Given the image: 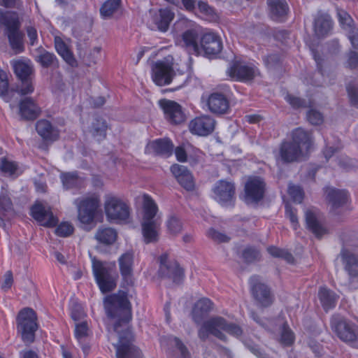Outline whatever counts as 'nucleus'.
Masks as SVG:
<instances>
[{"label": "nucleus", "mask_w": 358, "mask_h": 358, "mask_svg": "<svg viewBox=\"0 0 358 358\" xmlns=\"http://www.w3.org/2000/svg\"><path fill=\"white\" fill-rule=\"evenodd\" d=\"M18 164L8 157L1 159V174L5 177L14 179L21 174Z\"/></svg>", "instance_id": "obj_41"}, {"label": "nucleus", "mask_w": 358, "mask_h": 358, "mask_svg": "<svg viewBox=\"0 0 358 358\" xmlns=\"http://www.w3.org/2000/svg\"><path fill=\"white\" fill-rule=\"evenodd\" d=\"M121 0H107L101 7L100 13L103 18H110L119 11Z\"/></svg>", "instance_id": "obj_46"}, {"label": "nucleus", "mask_w": 358, "mask_h": 358, "mask_svg": "<svg viewBox=\"0 0 358 358\" xmlns=\"http://www.w3.org/2000/svg\"><path fill=\"white\" fill-rule=\"evenodd\" d=\"M279 157L285 163H291L299 160L306 155L291 141L282 142L279 149Z\"/></svg>", "instance_id": "obj_19"}, {"label": "nucleus", "mask_w": 358, "mask_h": 358, "mask_svg": "<svg viewBox=\"0 0 358 358\" xmlns=\"http://www.w3.org/2000/svg\"><path fill=\"white\" fill-rule=\"evenodd\" d=\"M318 297L325 311L334 308L338 299V296L333 291L326 287L320 289Z\"/></svg>", "instance_id": "obj_40"}, {"label": "nucleus", "mask_w": 358, "mask_h": 358, "mask_svg": "<svg viewBox=\"0 0 358 358\" xmlns=\"http://www.w3.org/2000/svg\"><path fill=\"white\" fill-rule=\"evenodd\" d=\"M10 65L19 80L32 78L34 73V67L29 59L20 57L13 59L10 61Z\"/></svg>", "instance_id": "obj_22"}, {"label": "nucleus", "mask_w": 358, "mask_h": 358, "mask_svg": "<svg viewBox=\"0 0 358 358\" xmlns=\"http://www.w3.org/2000/svg\"><path fill=\"white\" fill-rule=\"evenodd\" d=\"M252 293L257 303L264 307L273 303V296L268 287L262 283L257 276H252L250 280Z\"/></svg>", "instance_id": "obj_14"}, {"label": "nucleus", "mask_w": 358, "mask_h": 358, "mask_svg": "<svg viewBox=\"0 0 358 358\" xmlns=\"http://www.w3.org/2000/svg\"><path fill=\"white\" fill-rule=\"evenodd\" d=\"M61 180L65 189L81 188L84 186V179L80 177L77 173H63L61 174Z\"/></svg>", "instance_id": "obj_42"}, {"label": "nucleus", "mask_w": 358, "mask_h": 358, "mask_svg": "<svg viewBox=\"0 0 358 358\" xmlns=\"http://www.w3.org/2000/svg\"><path fill=\"white\" fill-rule=\"evenodd\" d=\"M306 223L308 229L317 237L327 233L319 211L315 208H308L305 212Z\"/></svg>", "instance_id": "obj_17"}, {"label": "nucleus", "mask_w": 358, "mask_h": 358, "mask_svg": "<svg viewBox=\"0 0 358 358\" xmlns=\"http://www.w3.org/2000/svg\"><path fill=\"white\" fill-rule=\"evenodd\" d=\"M21 80V85L18 90V93L21 96L30 94L34 91V86L32 82V78H26Z\"/></svg>", "instance_id": "obj_52"}, {"label": "nucleus", "mask_w": 358, "mask_h": 358, "mask_svg": "<svg viewBox=\"0 0 358 358\" xmlns=\"http://www.w3.org/2000/svg\"><path fill=\"white\" fill-rule=\"evenodd\" d=\"M107 129L108 125L106 121L102 118H96L92 123L90 131L95 138L101 141L106 138Z\"/></svg>", "instance_id": "obj_45"}, {"label": "nucleus", "mask_w": 358, "mask_h": 358, "mask_svg": "<svg viewBox=\"0 0 358 358\" xmlns=\"http://www.w3.org/2000/svg\"><path fill=\"white\" fill-rule=\"evenodd\" d=\"M37 328L35 312L28 308L22 309L17 317V329L24 343H31L34 341Z\"/></svg>", "instance_id": "obj_7"}, {"label": "nucleus", "mask_w": 358, "mask_h": 358, "mask_svg": "<svg viewBox=\"0 0 358 358\" xmlns=\"http://www.w3.org/2000/svg\"><path fill=\"white\" fill-rule=\"evenodd\" d=\"M36 129L38 134L45 141L52 142L56 141L59 137L58 131L46 120H38L36 124Z\"/></svg>", "instance_id": "obj_35"}, {"label": "nucleus", "mask_w": 358, "mask_h": 358, "mask_svg": "<svg viewBox=\"0 0 358 358\" xmlns=\"http://www.w3.org/2000/svg\"><path fill=\"white\" fill-rule=\"evenodd\" d=\"M222 331L237 338L243 334L240 326L228 322L224 318L217 316L210 318L203 324L199 331V336L202 340H206L210 334L220 340L226 341L227 336Z\"/></svg>", "instance_id": "obj_2"}, {"label": "nucleus", "mask_w": 358, "mask_h": 358, "mask_svg": "<svg viewBox=\"0 0 358 358\" xmlns=\"http://www.w3.org/2000/svg\"><path fill=\"white\" fill-rule=\"evenodd\" d=\"M265 184L259 177L250 178L245 185V200L246 202H256L261 200L264 194Z\"/></svg>", "instance_id": "obj_15"}, {"label": "nucleus", "mask_w": 358, "mask_h": 358, "mask_svg": "<svg viewBox=\"0 0 358 358\" xmlns=\"http://www.w3.org/2000/svg\"><path fill=\"white\" fill-rule=\"evenodd\" d=\"M165 118L173 124H180L185 120L182 107L176 102L170 100L160 101Z\"/></svg>", "instance_id": "obj_16"}, {"label": "nucleus", "mask_w": 358, "mask_h": 358, "mask_svg": "<svg viewBox=\"0 0 358 358\" xmlns=\"http://www.w3.org/2000/svg\"><path fill=\"white\" fill-rule=\"evenodd\" d=\"M198 7L200 12L204 14L206 17H208L210 20L214 19L216 16L214 9L207 3L204 1H199L198 3Z\"/></svg>", "instance_id": "obj_58"}, {"label": "nucleus", "mask_w": 358, "mask_h": 358, "mask_svg": "<svg viewBox=\"0 0 358 358\" xmlns=\"http://www.w3.org/2000/svg\"><path fill=\"white\" fill-rule=\"evenodd\" d=\"M143 215L142 222H162L157 215L158 207L154 200L148 195L143 196Z\"/></svg>", "instance_id": "obj_31"}, {"label": "nucleus", "mask_w": 358, "mask_h": 358, "mask_svg": "<svg viewBox=\"0 0 358 358\" xmlns=\"http://www.w3.org/2000/svg\"><path fill=\"white\" fill-rule=\"evenodd\" d=\"M35 60L43 68L58 67L59 63L54 53L40 47L36 50Z\"/></svg>", "instance_id": "obj_36"}, {"label": "nucleus", "mask_w": 358, "mask_h": 358, "mask_svg": "<svg viewBox=\"0 0 358 358\" xmlns=\"http://www.w3.org/2000/svg\"><path fill=\"white\" fill-rule=\"evenodd\" d=\"M285 100L294 108H305L307 106L305 101L291 94H287L285 96Z\"/></svg>", "instance_id": "obj_60"}, {"label": "nucleus", "mask_w": 358, "mask_h": 358, "mask_svg": "<svg viewBox=\"0 0 358 358\" xmlns=\"http://www.w3.org/2000/svg\"><path fill=\"white\" fill-rule=\"evenodd\" d=\"M161 223L162 222H142L143 235L146 243L158 241Z\"/></svg>", "instance_id": "obj_38"}, {"label": "nucleus", "mask_w": 358, "mask_h": 358, "mask_svg": "<svg viewBox=\"0 0 358 358\" xmlns=\"http://www.w3.org/2000/svg\"><path fill=\"white\" fill-rule=\"evenodd\" d=\"M285 214L289 219L294 229H296L299 225L298 218L296 210L293 209L289 205L285 206Z\"/></svg>", "instance_id": "obj_59"}, {"label": "nucleus", "mask_w": 358, "mask_h": 358, "mask_svg": "<svg viewBox=\"0 0 358 358\" xmlns=\"http://www.w3.org/2000/svg\"><path fill=\"white\" fill-rule=\"evenodd\" d=\"M1 24L5 27V33L14 54L17 55L24 52L23 34L20 31V22L17 13L15 12L1 13Z\"/></svg>", "instance_id": "obj_4"}, {"label": "nucleus", "mask_w": 358, "mask_h": 358, "mask_svg": "<svg viewBox=\"0 0 358 358\" xmlns=\"http://www.w3.org/2000/svg\"><path fill=\"white\" fill-rule=\"evenodd\" d=\"M75 335L78 342L83 345L84 352L87 353L90 347L85 343L89 336V328L86 322H82L76 325Z\"/></svg>", "instance_id": "obj_47"}, {"label": "nucleus", "mask_w": 358, "mask_h": 358, "mask_svg": "<svg viewBox=\"0 0 358 358\" xmlns=\"http://www.w3.org/2000/svg\"><path fill=\"white\" fill-rule=\"evenodd\" d=\"M173 144L169 138H159L148 143L145 152L150 154H155L164 157H169L172 155Z\"/></svg>", "instance_id": "obj_27"}, {"label": "nucleus", "mask_w": 358, "mask_h": 358, "mask_svg": "<svg viewBox=\"0 0 358 358\" xmlns=\"http://www.w3.org/2000/svg\"><path fill=\"white\" fill-rule=\"evenodd\" d=\"M94 238L99 243L111 245L117 240V232L112 227H101L97 229Z\"/></svg>", "instance_id": "obj_37"}, {"label": "nucleus", "mask_w": 358, "mask_h": 358, "mask_svg": "<svg viewBox=\"0 0 358 358\" xmlns=\"http://www.w3.org/2000/svg\"><path fill=\"white\" fill-rule=\"evenodd\" d=\"M105 306L111 321L108 325V340L118 338L116 348L117 358H141L139 349L132 343L133 335L129 329L131 320V306L125 293L110 295L106 298Z\"/></svg>", "instance_id": "obj_1"}, {"label": "nucleus", "mask_w": 358, "mask_h": 358, "mask_svg": "<svg viewBox=\"0 0 358 358\" xmlns=\"http://www.w3.org/2000/svg\"><path fill=\"white\" fill-rule=\"evenodd\" d=\"M199 47L206 55H213L220 52L222 43L219 36L213 33H207L201 37Z\"/></svg>", "instance_id": "obj_23"}, {"label": "nucleus", "mask_w": 358, "mask_h": 358, "mask_svg": "<svg viewBox=\"0 0 358 358\" xmlns=\"http://www.w3.org/2000/svg\"><path fill=\"white\" fill-rule=\"evenodd\" d=\"M3 210L8 214H13V204L12 201L6 194H4L3 190H1V210Z\"/></svg>", "instance_id": "obj_61"}, {"label": "nucleus", "mask_w": 358, "mask_h": 358, "mask_svg": "<svg viewBox=\"0 0 358 358\" xmlns=\"http://www.w3.org/2000/svg\"><path fill=\"white\" fill-rule=\"evenodd\" d=\"M172 60L171 57H168L153 64L152 78L157 85L163 86L171 83L175 76Z\"/></svg>", "instance_id": "obj_9"}, {"label": "nucleus", "mask_w": 358, "mask_h": 358, "mask_svg": "<svg viewBox=\"0 0 358 358\" xmlns=\"http://www.w3.org/2000/svg\"><path fill=\"white\" fill-rule=\"evenodd\" d=\"M73 225L67 222H62L55 229L56 234L62 237L70 236L73 232Z\"/></svg>", "instance_id": "obj_55"}, {"label": "nucleus", "mask_w": 358, "mask_h": 358, "mask_svg": "<svg viewBox=\"0 0 358 358\" xmlns=\"http://www.w3.org/2000/svg\"><path fill=\"white\" fill-rule=\"evenodd\" d=\"M13 284V275L11 271H8L3 275V282L1 283V289L7 291Z\"/></svg>", "instance_id": "obj_63"}, {"label": "nucleus", "mask_w": 358, "mask_h": 358, "mask_svg": "<svg viewBox=\"0 0 358 358\" xmlns=\"http://www.w3.org/2000/svg\"><path fill=\"white\" fill-rule=\"evenodd\" d=\"M331 327L341 340L346 343H356L358 346V330L343 317L334 315L331 319Z\"/></svg>", "instance_id": "obj_8"}, {"label": "nucleus", "mask_w": 358, "mask_h": 358, "mask_svg": "<svg viewBox=\"0 0 358 358\" xmlns=\"http://www.w3.org/2000/svg\"><path fill=\"white\" fill-rule=\"evenodd\" d=\"M268 13L271 18L275 21L284 20L289 11V7L285 0H267Z\"/></svg>", "instance_id": "obj_30"}, {"label": "nucleus", "mask_w": 358, "mask_h": 358, "mask_svg": "<svg viewBox=\"0 0 358 358\" xmlns=\"http://www.w3.org/2000/svg\"><path fill=\"white\" fill-rule=\"evenodd\" d=\"M174 16V13L169 8H161L153 15L152 21L158 30L165 32L168 30Z\"/></svg>", "instance_id": "obj_33"}, {"label": "nucleus", "mask_w": 358, "mask_h": 358, "mask_svg": "<svg viewBox=\"0 0 358 358\" xmlns=\"http://www.w3.org/2000/svg\"><path fill=\"white\" fill-rule=\"evenodd\" d=\"M215 120L208 115H203L192 119L189 123V130L194 135L207 136L213 132Z\"/></svg>", "instance_id": "obj_12"}, {"label": "nucleus", "mask_w": 358, "mask_h": 358, "mask_svg": "<svg viewBox=\"0 0 358 358\" xmlns=\"http://www.w3.org/2000/svg\"><path fill=\"white\" fill-rule=\"evenodd\" d=\"M332 29V20L330 16L326 13H319L314 21V31L319 36L327 35Z\"/></svg>", "instance_id": "obj_34"}, {"label": "nucleus", "mask_w": 358, "mask_h": 358, "mask_svg": "<svg viewBox=\"0 0 358 358\" xmlns=\"http://www.w3.org/2000/svg\"><path fill=\"white\" fill-rule=\"evenodd\" d=\"M259 257V251L254 248H247L244 250L243 252V257L247 262H252Z\"/></svg>", "instance_id": "obj_62"}, {"label": "nucleus", "mask_w": 358, "mask_h": 358, "mask_svg": "<svg viewBox=\"0 0 358 358\" xmlns=\"http://www.w3.org/2000/svg\"><path fill=\"white\" fill-rule=\"evenodd\" d=\"M182 41L189 51L195 54L200 53V47L197 43V33L194 30L185 31L182 34Z\"/></svg>", "instance_id": "obj_44"}, {"label": "nucleus", "mask_w": 358, "mask_h": 358, "mask_svg": "<svg viewBox=\"0 0 358 358\" xmlns=\"http://www.w3.org/2000/svg\"><path fill=\"white\" fill-rule=\"evenodd\" d=\"M348 36L352 46L358 49V29L355 27L350 29L349 31H348Z\"/></svg>", "instance_id": "obj_64"}, {"label": "nucleus", "mask_w": 358, "mask_h": 358, "mask_svg": "<svg viewBox=\"0 0 358 358\" xmlns=\"http://www.w3.org/2000/svg\"><path fill=\"white\" fill-rule=\"evenodd\" d=\"M55 46L57 53L69 65L72 67L77 66V61L73 54L60 37L56 36L55 38Z\"/></svg>", "instance_id": "obj_39"}, {"label": "nucleus", "mask_w": 358, "mask_h": 358, "mask_svg": "<svg viewBox=\"0 0 358 358\" xmlns=\"http://www.w3.org/2000/svg\"><path fill=\"white\" fill-rule=\"evenodd\" d=\"M207 236L217 243H226L230 239L226 234H222L214 229H210L207 232Z\"/></svg>", "instance_id": "obj_56"}, {"label": "nucleus", "mask_w": 358, "mask_h": 358, "mask_svg": "<svg viewBox=\"0 0 358 358\" xmlns=\"http://www.w3.org/2000/svg\"><path fill=\"white\" fill-rule=\"evenodd\" d=\"M213 302L207 299L202 298L197 301L192 309V315L193 320L200 324L204 317L213 310Z\"/></svg>", "instance_id": "obj_32"}, {"label": "nucleus", "mask_w": 358, "mask_h": 358, "mask_svg": "<svg viewBox=\"0 0 358 358\" xmlns=\"http://www.w3.org/2000/svg\"><path fill=\"white\" fill-rule=\"evenodd\" d=\"M31 214L41 225L44 227H52L58 222V220L54 216L50 207L41 203H36L31 207Z\"/></svg>", "instance_id": "obj_13"}, {"label": "nucleus", "mask_w": 358, "mask_h": 358, "mask_svg": "<svg viewBox=\"0 0 358 358\" xmlns=\"http://www.w3.org/2000/svg\"><path fill=\"white\" fill-rule=\"evenodd\" d=\"M325 195L331 210L333 211H336L339 208L345 205L348 200V192L343 189L326 187Z\"/></svg>", "instance_id": "obj_25"}, {"label": "nucleus", "mask_w": 358, "mask_h": 358, "mask_svg": "<svg viewBox=\"0 0 358 358\" xmlns=\"http://www.w3.org/2000/svg\"><path fill=\"white\" fill-rule=\"evenodd\" d=\"M235 191L234 184L224 180L217 181L213 187L215 200L224 206L234 205Z\"/></svg>", "instance_id": "obj_11"}, {"label": "nucleus", "mask_w": 358, "mask_h": 358, "mask_svg": "<svg viewBox=\"0 0 358 358\" xmlns=\"http://www.w3.org/2000/svg\"><path fill=\"white\" fill-rule=\"evenodd\" d=\"M268 253L274 257H280L285 259L289 263L294 262V257L287 250L271 246L267 248Z\"/></svg>", "instance_id": "obj_49"}, {"label": "nucleus", "mask_w": 358, "mask_h": 358, "mask_svg": "<svg viewBox=\"0 0 358 358\" xmlns=\"http://www.w3.org/2000/svg\"><path fill=\"white\" fill-rule=\"evenodd\" d=\"M73 203L77 207L78 218L81 224L90 225L94 222L100 207V199L97 195L91 194L78 198Z\"/></svg>", "instance_id": "obj_6"}, {"label": "nucleus", "mask_w": 358, "mask_h": 358, "mask_svg": "<svg viewBox=\"0 0 358 358\" xmlns=\"http://www.w3.org/2000/svg\"><path fill=\"white\" fill-rule=\"evenodd\" d=\"M159 275L164 278H168L175 283H179L183 278V270L175 260H170L169 255L165 252L159 256Z\"/></svg>", "instance_id": "obj_10"}, {"label": "nucleus", "mask_w": 358, "mask_h": 358, "mask_svg": "<svg viewBox=\"0 0 358 358\" xmlns=\"http://www.w3.org/2000/svg\"><path fill=\"white\" fill-rule=\"evenodd\" d=\"M166 226L169 233L178 234L182 230V224L180 220L175 215L171 216L166 222Z\"/></svg>", "instance_id": "obj_51"}, {"label": "nucleus", "mask_w": 358, "mask_h": 358, "mask_svg": "<svg viewBox=\"0 0 358 358\" xmlns=\"http://www.w3.org/2000/svg\"><path fill=\"white\" fill-rule=\"evenodd\" d=\"M19 113L22 118L34 120L41 113V108L32 97H24L19 103Z\"/></svg>", "instance_id": "obj_18"}, {"label": "nucleus", "mask_w": 358, "mask_h": 358, "mask_svg": "<svg viewBox=\"0 0 358 358\" xmlns=\"http://www.w3.org/2000/svg\"><path fill=\"white\" fill-rule=\"evenodd\" d=\"M92 271L97 284L102 292L112 291L116 287L117 275L115 262H106L92 259Z\"/></svg>", "instance_id": "obj_3"}, {"label": "nucleus", "mask_w": 358, "mask_h": 358, "mask_svg": "<svg viewBox=\"0 0 358 358\" xmlns=\"http://www.w3.org/2000/svg\"><path fill=\"white\" fill-rule=\"evenodd\" d=\"M119 267L121 275L124 281L128 285L134 283L133 264L134 254L131 252H127L122 254L118 259Z\"/></svg>", "instance_id": "obj_24"}, {"label": "nucleus", "mask_w": 358, "mask_h": 358, "mask_svg": "<svg viewBox=\"0 0 358 358\" xmlns=\"http://www.w3.org/2000/svg\"><path fill=\"white\" fill-rule=\"evenodd\" d=\"M1 98L6 102H9L15 94V91L9 89L7 81V74L1 71Z\"/></svg>", "instance_id": "obj_48"}, {"label": "nucleus", "mask_w": 358, "mask_h": 358, "mask_svg": "<svg viewBox=\"0 0 358 358\" xmlns=\"http://www.w3.org/2000/svg\"><path fill=\"white\" fill-rule=\"evenodd\" d=\"M169 343L174 349L169 352V358H189L186 347L178 338H170Z\"/></svg>", "instance_id": "obj_43"}, {"label": "nucleus", "mask_w": 358, "mask_h": 358, "mask_svg": "<svg viewBox=\"0 0 358 358\" xmlns=\"http://www.w3.org/2000/svg\"><path fill=\"white\" fill-rule=\"evenodd\" d=\"M307 119L314 125H319L323 122L322 115L317 110L310 109L307 113Z\"/></svg>", "instance_id": "obj_57"}, {"label": "nucleus", "mask_w": 358, "mask_h": 358, "mask_svg": "<svg viewBox=\"0 0 358 358\" xmlns=\"http://www.w3.org/2000/svg\"><path fill=\"white\" fill-rule=\"evenodd\" d=\"M339 22L344 29L349 31L350 29L354 28L353 20L350 15L343 10L338 11Z\"/></svg>", "instance_id": "obj_50"}, {"label": "nucleus", "mask_w": 358, "mask_h": 358, "mask_svg": "<svg viewBox=\"0 0 358 358\" xmlns=\"http://www.w3.org/2000/svg\"><path fill=\"white\" fill-rule=\"evenodd\" d=\"M171 171L184 189L187 191L194 190L195 185L193 176L185 166L174 164L171 166Z\"/></svg>", "instance_id": "obj_26"}, {"label": "nucleus", "mask_w": 358, "mask_h": 358, "mask_svg": "<svg viewBox=\"0 0 358 358\" xmlns=\"http://www.w3.org/2000/svg\"><path fill=\"white\" fill-rule=\"evenodd\" d=\"M340 255L345 271L350 278H357L358 276V255L343 248Z\"/></svg>", "instance_id": "obj_29"}, {"label": "nucleus", "mask_w": 358, "mask_h": 358, "mask_svg": "<svg viewBox=\"0 0 358 358\" xmlns=\"http://www.w3.org/2000/svg\"><path fill=\"white\" fill-rule=\"evenodd\" d=\"M104 210L108 220L111 222L125 224L129 222L130 205L120 197L108 195L104 201Z\"/></svg>", "instance_id": "obj_5"}, {"label": "nucleus", "mask_w": 358, "mask_h": 358, "mask_svg": "<svg viewBox=\"0 0 358 358\" xmlns=\"http://www.w3.org/2000/svg\"><path fill=\"white\" fill-rule=\"evenodd\" d=\"M229 76L237 80H250L257 73V70L243 62H236L229 70Z\"/></svg>", "instance_id": "obj_21"}, {"label": "nucleus", "mask_w": 358, "mask_h": 358, "mask_svg": "<svg viewBox=\"0 0 358 358\" xmlns=\"http://www.w3.org/2000/svg\"><path fill=\"white\" fill-rule=\"evenodd\" d=\"M207 106L211 113L222 115L228 112L229 101L222 93L213 92L208 98Z\"/></svg>", "instance_id": "obj_20"}, {"label": "nucleus", "mask_w": 358, "mask_h": 358, "mask_svg": "<svg viewBox=\"0 0 358 358\" xmlns=\"http://www.w3.org/2000/svg\"><path fill=\"white\" fill-rule=\"evenodd\" d=\"M280 342L285 345H290L294 342V334L286 324L282 328Z\"/></svg>", "instance_id": "obj_53"}, {"label": "nucleus", "mask_w": 358, "mask_h": 358, "mask_svg": "<svg viewBox=\"0 0 358 358\" xmlns=\"http://www.w3.org/2000/svg\"><path fill=\"white\" fill-rule=\"evenodd\" d=\"M291 142L296 145L306 155L310 152L313 147L311 134L301 128H297L292 131Z\"/></svg>", "instance_id": "obj_28"}, {"label": "nucleus", "mask_w": 358, "mask_h": 358, "mask_svg": "<svg viewBox=\"0 0 358 358\" xmlns=\"http://www.w3.org/2000/svg\"><path fill=\"white\" fill-rule=\"evenodd\" d=\"M288 193L296 202L301 203L303 199V191L299 186L289 185L288 187Z\"/></svg>", "instance_id": "obj_54"}]
</instances>
